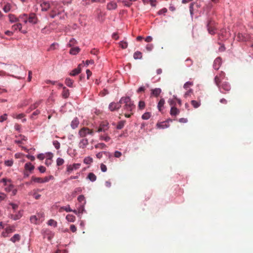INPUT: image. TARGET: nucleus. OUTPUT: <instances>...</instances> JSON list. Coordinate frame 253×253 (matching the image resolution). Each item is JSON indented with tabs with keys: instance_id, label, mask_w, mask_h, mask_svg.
Segmentation results:
<instances>
[{
	"instance_id": "f257e3e1",
	"label": "nucleus",
	"mask_w": 253,
	"mask_h": 253,
	"mask_svg": "<svg viewBox=\"0 0 253 253\" xmlns=\"http://www.w3.org/2000/svg\"><path fill=\"white\" fill-rule=\"evenodd\" d=\"M120 103L124 104L123 106L122 112L121 115L124 114L126 118H130L133 115V111L135 109V106L133 101L128 96L122 97L120 100Z\"/></svg>"
},
{
	"instance_id": "f03ea898",
	"label": "nucleus",
	"mask_w": 253,
	"mask_h": 253,
	"mask_svg": "<svg viewBox=\"0 0 253 253\" xmlns=\"http://www.w3.org/2000/svg\"><path fill=\"white\" fill-rule=\"evenodd\" d=\"M44 221V213L42 211H40L36 214L30 217V221L31 223L39 225Z\"/></svg>"
},
{
	"instance_id": "7ed1b4c3",
	"label": "nucleus",
	"mask_w": 253,
	"mask_h": 253,
	"mask_svg": "<svg viewBox=\"0 0 253 253\" xmlns=\"http://www.w3.org/2000/svg\"><path fill=\"white\" fill-rule=\"evenodd\" d=\"M215 25L216 23L214 21L211 19L208 20L207 24V27L209 34L211 35L215 34L216 30Z\"/></svg>"
},
{
	"instance_id": "20e7f679",
	"label": "nucleus",
	"mask_w": 253,
	"mask_h": 253,
	"mask_svg": "<svg viewBox=\"0 0 253 253\" xmlns=\"http://www.w3.org/2000/svg\"><path fill=\"white\" fill-rule=\"evenodd\" d=\"M237 40L239 42H247L252 40V37L248 33H238L237 36Z\"/></svg>"
},
{
	"instance_id": "39448f33",
	"label": "nucleus",
	"mask_w": 253,
	"mask_h": 253,
	"mask_svg": "<svg viewBox=\"0 0 253 253\" xmlns=\"http://www.w3.org/2000/svg\"><path fill=\"white\" fill-rule=\"evenodd\" d=\"M94 133V131L92 129H90L88 127H83L79 131V135L81 137H84L87 134H90L93 135Z\"/></svg>"
},
{
	"instance_id": "423d86ee",
	"label": "nucleus",
	"mask_w": 253,
	"mask_h": 253,
	"mask_svg": "<svg viewBox=\"0 0 253 253\" xmlns=\"http://www.w3.org/2000/svg\"><path fill=\"white\" fill-rule=\"evenodd\" d=\"M109 128V124L107 121H102L98 127L97 132H105Z\"/></svg>"
},
{
	"instance_id": "0eeeda50",
	"label": "nucleus",
	"mask_w": 253,
	"mask_h": 253,
	"mask_svg": "<svg viewBox=\"0 0 253 253\" xmlns=\"http://www.w3.org/2000/svg\"><path fill=\"white\" fill-rule=\"evenodd\" d=\"M219 88L220 92L223 93H225V92H224L222 90V89L224 91L228 92L231 89V86L229 83L227 82H224L222 83L221 84H219V86H218Z\"/></svg>"
},
{
	"instance_id": "6e6552de",
	"label": "nucleus",
	"mask_w": 253,
	"mask_h": 253,
	"mask_svg": "<svg viewBox=\"0 0 253 253\" xmlns=\"http://www.w3.org/2000/svg\"><path fill=\"white\" fill-rule=\"evenodd\" d=\"M53 178V177L52 175H50L49 176L45 177V178H39V177L37 178V177H33L32 179H33V181L35 182H38L39 183H43V182H47L49 180L52 179Z\"/></svg>"
},
{
	"instance_id": "1a4fd4ad",
	"label": "nucleus",
	"mask_w": 253,
	"mask_h": 253,
	"mask_svg": "<svg viewBox=\"0 0 253 253\" xmlns=\"http://www.w3.org/2000/svg\"><path fill=\"white\" fill-rule=\"evenodd\" d=\"M121 107V103H120V101L118 102H111L109 105V109L111 111H114L118 110Z\"/></svg>"
},
{
	"instance_id": "9d476101",
	"label": "nucleus",
	"mask_w": 253,
	"mask_h": 253,
	"mask_svg": "<svg viewBox=\"0 0 253 253\" xmlns=\"http://www.w3.org/2000/svg\"><path fill=\"white\" fill-rule=\"evenodd\" d=\"M225 74L223 71H221L218 75H216L214 79V83L217 86H219L221 80L225 78Z\"/></svg>"
},
{
	"instance_id": "9b49d317",
	"label": "nucleus",
	"mask_w": 253,
	"mask_h": 253,
	"mask_svg": "<svg viewBox=\"0 0 253 253\" xmlns=\"http://www.w3.org/2000/svg\"><path fill=\"white\" fill-rule=\"evenodd\" d=\"M62 8V6L60 2L58 1H52L51 2V8L56 11H61L60 9Z\"/></svg>"
},
{
	"instance_id": "f8f14e48",
	"label": "nucleus",
	"mask_w": 253,
	"mask_h": 253,
	"mask_svg": "<svg viewBox=\"0 0 253 253\" xmlns=\"http://www.w3.org/2000/svg\"><path fill=\"white\" fill-rule=\"evenodd\" d=\"M28 22L32 24H37L38 22V19L36 15L34 13H30L28 18Z\"/></svg>"
},
{
	"instance_id": "ddd939ff",
	"label": "nucleus",
	"mask_w": 253,
	"mask_h": 253,
	"mask_svg": "<svg viewBox=\"0 0 253 253\" xmlns=\"http://www.w3.org/2000/svg\"><path fill=\"white\" fill-rule=\"evenodd\" d=\"M221 62H222V60L220 57L216 58L214 60V62H213V67L214 69L216 70H218L221 65Z\"/></svg>"
},
{
	"instance_id": "4468645a",
	"label": "nucleus",
	"mask_w": 253,
	"mask_h": 253,
	"mask_svg": "<svg viewBox=\"0 0 253 253\" xmlns=\"http://www.w3.org/2000/svg\"><path fill=\"white\" fill-rule=\"evenodd\" d=\"M1 182H3L4 185L8 186L7 188H5L6 191H10V190H11L12 184L10 183V180L9 179H7L6 178H3L2 179V180H1Z\"/></svg>"
},
{
	"instance_id": "2eb2a0df",
	"label": "nucleus",
	"mask_w": 253,
	"mask_h": 253,
	"mask_svg": "<svg viewBox=\"0 0 253 253\" xmlns=\"http://www.w3.org/2000/svg\"><path fill=\"white\" fill-rule=\"evenodd\" d=\"M42 11H46L51 8V3L48 1H44L41 4Z\"/></svg>"
},
{
	"instance_id": "dca6fc26",
	"label": "nucleus",
	"mask_w": 253,
	"mask_h": 253,
	"mask_svg": "<svg viewBox=\"0 0 253 253\" xmlns=\"http://www.w3.org/2000/svg\"><path fill=\"white\" fill-rule=\"evenodd\" d=\"M200 1L197 0L195 2L191 3L189 6L190 12L191 15L193 14L194 7L196 6L197 8H198L200 6Z\"/></svg>"
},
{
	"instance_id": "f3484780",
	"label": "nucleus",
	"mask_w": 253,
	"mask_h": 253,
	"mask_svg": "<svg viewBox=\"0 0 253 253\" xmlns=\"http://www.w3.org/2000/svg\"><path fill=\"white\" fill-rule=\"evenodd\" d=\"M88 144V141L86 138H83L79 142V146L80 148L84 149Z\"/></svg>"
},
{
	"instance_id": "a211bd4d",
	"label": "nucleus",
	"mask_w": 253,
	"mask_h": 253,
	"mask_svg": "<svg viewBox=\"0 0 253 253\" xmlns=\"http://www.w3.org/2000/svg\"><path fill=\"white\" fill-rule=\"evenodd\" d=\"M62 97L63 98L66 99L68 98L70 95V92L68 88L66 87H63V91L61 94Z\"/></svg>"
},
{
	"instance_id": "6ab92c4d",
	"label": "nucleus",
	"mask_w": 253,
	"mask_h": 253,
	"mask_svg": "<svg viewBox=\"0 0 253 253\" xmlns=\"http://www.w3.org/2000/svg\"><path fill=\"white\" fill-rule=\"evenodd\" d=\"M79 120L78 118H75L71 123V126L73 129L77 128L79 125Z\"/></svg>"
},
{
	"instance_id": "aec40b11",
	"label": "nucleus",
	"mask_w": 253,
	"mask_h": 253,
	"mask_svg": "<svg viewBox=\"0 0 253 253\" xmlns=\"http://www.w3.org/2000/svg\"><path fill=\"white\" fill-rule=\"evenodd\" d=\"M151 95H153L155 97H158L162 92V90L160 88H156L155 89H151Z\"/></svg>"
},
{
	"instance_id": "412c9836",
	"label": "nucleus",
	"mask_w": 253,
	"mask_h": 253,
	"mask_svg": "<svg viewBox=\"0 0 253 253\" xmlns=\"http://www.w3.org/2000/svg\"><path fill=\"white\" fill-rule=\"evenodd\" d=\"M22 216V212H21V211H19L18 212V213H17L16 214H13V213L11 214V215H10V217H11V219H12L14 220H16L20 219Z\"/></svg>"
},
{
	"instance_id": "4be33fe9",
	"label": "nucleus",
	"mask_w": 253,
	"mask_h": 253,
	"mask_svg": "<svg viewBox=\"0 0 253 253\" xmlns=\"http://www.w3.org/2000/svg\"><path fill=\"white\" fill-rule=\"evenodd\" d=\"M117 7V4L116 2L111 1L108 3L107 5V8L109 10H114L116 9Z\"/></svg>"
},
{
	"instance_id": "5701e85b",
	"label": "nucleus",
	"mask_w": 253,
	"mask_h": 253,
	"mask_svg": "<svg viewBox=\"0 0 253 253\" xmlns=\"http://www.w3.org/2000/svg\"><path fill=\"white\" fill-rule=\"evenodd\" d=\"M25 170L29 172H32V170L34 169V166L31 163H26L25 165Z\"/></svg>"
},
{
	"instance_id": "b1692460",
	"label": "nucleus",
	"mask_w": 253,
	"mask_h": 253,
	"mask_svg": "<svg viewBox=\"0 0 253 253\" xmlns=\"http://www.w3.org/2000/svg\"><path fill=\"white\" fill-rule=\"evenodd\" d=\"M180 112V111L179 109H178L177 108H176L175 107H172L170 109V114L171 115V116H176L177 115H178Z\"/></svg>"
},
{
	"instance_id": "393cba45",
	"label": "nucleus",
	"mask_w": 253,
	"mask_h": 253,
	"mask_svg": "<svg viewBox=\"0 0 253 253\" xmlns=\"http://www.w3.org/2000/svg\"><path fill=\"white\" fill-rule=\"evenodd\" d=\"M8 17H9V21L11 23L17 22L19 21V17L18 18L16 17L15 16V15L13 14H9Z\"/></svg>"
},
{
	"instance_id": "a878e982",
	"label": "nucleus",
	"mask_w": 253,
	"mask_h": 253,
	"mask_svg": "<svg viewBox=\"0 0 253 253\" xmlns=\"http://www.w3.org/2000/svg\"><path fill=\"white\" fill-rule=\"evenodd\" d=\"M8 210L12 209L13 212H14L18 208V205L16 204H13L12 203H10L9 204V207H8Z\"/></svg>"
},
{
	"instance_id": "bb28decb",
	"label": "nucleus",
	"mask_w": 253,
	"mask_h": 253,
	"mask_svg": "<svg viewBox=\"0 0 253 253\" xmlns=\"http://www.w3.org/2000/svg\"><path fill=\"white\" fill-rule=\"evenodd\" d=\"M80 65H79L77 68H76L74 69L70 74L71 76H75L78 74H79L81 71V68H80Z\"/></svg>"
},
{
	"instance_id": "cd10ccee",
	"label": "nucleus",
	"mask_w": 253,
	"mask_h": 253,
	"mask_svg": "<svg viewBox=\"0 0 253 253\" xmlns=\"http://www.w3.org/2000/svg\"><path fill=\"white\" fill-rule=\"evenodd\" d=\"M20 240V236L18 234H15L10 239V241L13 243L18 242Z\"/></svg>"
},
{
	"instance_id": "c85d7f7f",
	"label": "nucleus",
	"mask_w": 253,
	"mask_h": 253,
	"mask_svg": "<svg viewBox=\"0 0 253 253\" xmlns=\"http://www.w3.org/2000/svg\"><path fill=\"white\" fill-rule=\"evenodd\" d=\"M61 209L64 210V211H66L67 212H73L75 213H76V214H78V212L76 210L72 211V210L71 209V208H70V207L69 206H67V207H62ZM79 212H82V211H78V213H79Z\"/></svg>"
},
{
	"instance_id": "c756f323",
	"label": "nucleus",
	"mask_w": 253,
	"mask_h": 253,
	"mask_svg": "<svg viewBox=\"0 0 253 253\" xmlns=\"http://www.w3.org/2000/svg\"><path fill=\"white\" fill-rule=\"evenodd\" d=\"M28 15L26 14H23L20 15L19 16V20L21 19L25 24H26L28 22Z\"/></svg>"
},
{
	"instance_id": "7c9ffc66",
	"label": "nucleus",
	"mask_w": 253,
	"mask_h": 253,
	"mask_svg": "<svg viewBox=\"0 0 253 253\" xmlns=\"http://www.w3.org/2000/svg\"><path fill=\"white\" fill-rule=\"evenodd\" d=\"M157 126L159 128H165L169 127V125H168V123L166 122H162L160 123H158L157 125Z\"/></svg>"
},
{
	"instance_id": "2f4dec72",
	"label": "nucleus",
	"mask_w": 253,
	"mask_h": 253,
	"mask_svg": "<svg viewBox=\"0 0 253 253\" xmlns=\"http://www.w3.org/2000/svg\"><path fill=\"white\" fill-rule=\"evenodd\" d=\"M22 28V24L20 23H17V24H14L12 26V29L14 30V31H16L17 30L21 31Z\"/></svg>"
},
{
	"instance_id": "473e14b6",
	"label": "nucleus",
	"mask_w": 253,
	"mask_h": 253,
	"mask_svg": "<svg viewBox=\"0 0 253 253\" xmlns=\"http://www.w3.org/2000/svg\"><path fill=\"white\" fill-rule=\"evenodd\" d=\"M61 14V11H56L54 10H51L49 15L52 18H54L56 15H58Z\"/></svg>"
},
{
	"instance_id": "72a5a7b5",
	"label": "nucleus",
	"mask_w": 253,
	"mask_h": 253,
	"mask_svg": "<svg viewBox=\"0 0 253 253\" xmlns=\"http://www.w3.org/2000/svg\"><path fill=\"white\" fill-rule=\"evenodd\" d=\"M66 219L70 222H74L76 220V216L72 214H68L66 216Z\"/></svg>"
},
{
	"instance_id": "f704fd0d",
	"label": "nucleus",
	"mask_w": 253,
	"mask_h": 253,
	"mask_svg": "<svg viewBox=\"0 0 253 253\" xmlns=\"http://www.w3.org/2000/svg\"><path fill=\"white\" fill-rule=\"evenodd\" d=\"M80 49L78 47H73L70 49V53L73 55H76L79 52Z\"/></svg>"
},
{
	"instance_id": "c9c22d12",
	"label": "nucleus",
	"mask_w": 253,
	"mask_h": 253,
	"mask_svg": "<svg viewBox=\"0 0 253 253\" xmlns=\"http://www.w3.org/2000/svg\"><path fill=\"white\" fill-rule=\"evenodd\" d=\"M94 147L96 149H104L107 148V146L103 143H100L96 144Z\"/></svg>"
},
{
	"instance_id": "e433bc0d",
	"label": "nucleus",
	"mask_w": 253,
	"mask_h": 253,
	"mask_svg": "<svg viewBox=\"0 0 253 253\" xmlns=\"http://www.w3.org/2000/svg\"><path fill=\"white\" fill-rule=\"evenodd\" d=\"M165 101L164 98H162L160 100L158 104V108L160 111H161L162 108L163 107L164 104H165Z\"/></svg>"
},
{
	"instance_id": "4c0bfd02",
	"label": "nucleus",
	"mask_w": 253,
	"mask_h": 253,
	"mask_svg": "<svg viewBox=\"0 0 253 253\" xmlns=\"http://www.w3.org/2000/svg\"><path fill=\"white\" fill-rule=\"evenodd\" d=\"M133 58L135 59H141L142 58V53L140 51H136L133 54Z\"/></svg>"
},
{
	"instance_id": "58836bf2",
	"label": "nucleus",
	"mask_w": 253,
	"mask_h": 253,
	"mask_svg": "<svg viewBox=\"0 0 253 253\" xmlns=\"http://www.w3.org/2000/svg\"><path fill=\"white\" fill-rule=\"evenodd\" d=\"M126 123V121H120L117 126H116V128L117 129H121L122 128H123L125 125Z\"/></svg>"
},
{
	"instance_id": "ea45409f",
	"label": "nucleus",
	"mask_w": 253,
	"mask_h": 253,
	"mask_svg": "<svg viewBox=\"0 0 253 253\" xmlns=\"http://www.w3.org/2000/svg\"><path fill=\"white\" fill-rule=\"evenodd\" d=\"M191 103L195 108H198L201 105L200 101L192 100Z\"/></svg>"
},
{
	"instance_id": "a19ab883",
	"label": "nucleus",
	"mask_w": 253,
	"mask_h": 253,
	"mask_svg": "<svg viewBox=\"0 0 253 253\" xmlns=\"http://www.w3.org/2000/svg\"><path fill=\"white\" fill-rule=\"evenodd\" d=\"M74 81L70 78H67L65 80V84L69 87H72Z\"/></svg>"
},
{
	"instance_id": "79ce46f5",
	"label": "nucleus",
	"mask_w": 253,
	"mask_h": 253,
	"mask_svg": "<svg viewBox=\"0 0 253 253\" xmlns=\"http://www.w3.org/2000/svg\"><path fill=\"white\" fill-rule=\"evenodd\" d=\"M11 9V4L9 3H6L3 8V11L5 13L8 12Z\"/></svg>"
},
{
	"instance_id": "37998d69",
	"label": "nucleus",
	"mask_w": 253,
	"mask_h": 253,
	"mask_svg": "<svg viewBox=\"0 0 253 253\" xmlns=\"http://www.w3.org/2000/svg\"><path fill=\"white\" fill-rule=\"evenodd\" d=\"M100 139L104 140L106 142H108L111 139V138L108 134L105 135H101L100 136Z\"/></svg>"
},
{
	"instance_id": "c03bdc74",
	"label": "nucleus",
	"mask_w": 253,
	"mask_h": 253,
	"mask_svg": "<svg viewBox=\"0 0 253 253\" xmlns=\"http://www.w3.org/2000/svg\"><path fill=\"white\" fill-rule=\"evenodd\" d=\"M103 154H105L106 156H107L108 155H109V156L111 155L109 152L104 151L98 153L97 154H96V156L97 158L100 159L102 157Z\"/></svg>"
},
{
	"instance_id": "a18cd8bd",
	"label": "nucleus",
	"mask_w": 253,
	"mask_h": 253,
	"mask_svg": "<svg viewBox=\"0 0 253 253\" xmlns=\"http://www.w3.org/2000/svg\"><path fill=\"white\" fill-rule=\"evenodd\" d=\"M84 162L86 164H90L93 162V159L91 157H87L84 159Z\"/></svg>"
},
{
	"instance_id": "49530a36",
	"label": "nucleus",
	"mask_w": 253,
	"mask_h": 253,
	"mask_svg": "<svg viewBox=\"0 0 253 253\" xmlns=\"http://www.w3.org/2000/svg\"><path fill=\"white\" fill-rule=\"evenodd\" d=\"M12 116L13 118H16L17 119H21L25 116V114L23 113H21L19 114H13Z\"/></svg>"
},
{
	"instance_id": "de8ad7c7",
	"label": "nucleus",
	"mask_w": 253,
	"mask_h": 253,
	"mask_svg": "<svg viewBox=\"0 0 253 253\" xmlns=\"http://www.w3.org/2000/svg\"><path fill=\"white\" fill-rule=\"evenodd\" d=\"M47 224H48L49 226H53L54 227L57 226V222L53 219L49 220L48 222H47Z\"/></svg>"
},
{
	"instance_id": "09e8293b",
	"label": "nucleus",
	"mask_w": 253,
	"mask_h": 253,
	"mask_svg": "<svg viewBox=\"0 0 253 253\" xmlns=\"http://www.w3.org/2000/svg\"><path fill=\"white\" fill-rule=\"evenodd\" d=\"M119 45L123 49H126L127 47V43L125 41H121L119 42Z\"/></svg>"
},
{
	"instance_id": "8fccbe9b",
	"label": "nucleus",
	"mask_w": 253,
	"mask_h": 253,
	"mask_svg": "<svg viewBox=\"0 0 253 253\" xmlns=\"http://www.w3.org/2000/svg\"><path fill=\"white\" fill-rule=\"evenodd\" d=\"M151 117V114L149 112H146L142 116V119L143 120H148Z\"/></svg>"
},
{
	"instance_id": "3c124183",
	"label": "nucleus",
	"mask_w": 253,
	"mask_h": 253,
	"mask_svg": "<svg viewBox=\"0 0 253 253\" xmlns=\"http://www.w3.org/2000/svg\"><path fill=\"white\" fill-rule=\"evenodd\" d=\"M33 196L35 199L39 200L41 197V195L39 194L36 191H33Z\"/></svg>"
},
{
	"instance_id": "603ef678",
	"label": "nucleus",
	"mask_w": 253,
	"mask_h": 253,
	"mask_svg": "<svg viewBox=\"0 0 253 253\" xmlns=\"http://www.w3.org/2000/svg\"><path fill=\"white\" fill-rule=\"evenodd\" d=\"M49 158L46 159V160H45V164L47 166L48 165H50L51 163V158L52 157V155H50V154H49Z\"/></svg>"
},
{
	"instance_id": "864d4df0",
	"label": "nucleus",
	"mask_w": 253,
	"mask_h": 253,
	"mask_svg": "<svg viewBox=\"0 0 253 253\" xmlns=\"http://www.w3.org/2000/svg\"><path fill=\"white\" fill-rule=\"evenodd\" d=\"M123 3L127 7H130L132 5V2L129 0H123Z\"/></svg>"
},
{
	"instance_id": "5fc2aeb1",
	"label": "nucleus",
	"mask_w": 253,
	"mask_h": 253,
	"mask_svg": "<svg viewBox=\"0 0 253 253\" xmlns=\"http://www.w3.org/2000/svg\"><path fill=\"white\" fill-rule=\"evenodd\" d=\"M193 84L192 82H186L184 84V86H183V87L187 89H188L190 86L193 85Z\"/></svg>"
},
{
	"instance_id": "6e6d98bb",
	"label": "nucleus",
	"mask_w": 253,
	"mask_h": 253,
	"mask_svg": "<svg viewBox=\"0 0 253 253\" xmlns=\"http://www.w3.org/2000/svg\"><path fill=\"white\" fill-rule=\"evenodd\" d=\"M13 161L12 159L5 161L4 162L5 165L8 167L11 166L13 165Z\"/></svg>"
},
{
	"instance_id": "4d7b16f0",
	"label": "nucleus",
	"mask_w": 253,
	"mask_h": 253,
	"mask_svg": "<svg viewBox=\"0 0 253 253\" xmlns=\"http://www.w3.org/2000/svg\"><path fill=\"white\" fill-rule=\"evenodd\" d=\"M53 145H54V146L55 147V148L56 149H59L60 148V144L57 140L54 141L53 142Z\"/></svg>"
},
{
	"instance_id": "13d9d810",
	"label": "nucleus",
	"mask_w": 253,
	"mask_h": 253,
	"mask_svg": "<svg viewBox=\"0 0 253 253\" xmlns=\"http://www.w3.org/2000/svg\"><path fill=\"white\" fill-rule=\"evenodd\" d=\"M145 103L143 101H140L138 104V107L140 109H143L145 108Z\"/></svg>"
},
{
	"instance_id": "bf43d9fd",
	"label": "nucleus",
	"mask_w": 253,
	"mask_h": 253,
	"mask_svg": "<svg viewBox=\"0 0 253 253\" xmlns=\"http://www.w3.org/2000/svg\"><path fill=\"white\" fill-rule=\"evenodd\" d=\"M64 162V160L60 158H58L56 161L57 165L59 166L63 165Z\"/></svg>"
},
{
	"instance_id": "052dcab7",
	"label": "nucleus",
	"mask_w": 253,
	"mask_h": 253,
	"mask_svg": "<svg viewBox=\"0 0 253 253\" xmlns=\"http://www.w3.org/2000/svg\"><path fill=\"white\" fill-rule=\"evenodd\" d=\"M87 178L89 179V180L93 182L96 180V175H88L87 176Z\"/></svg>"
},
{
	"instance_id": "680f3d73",
	"label": "nucleus",
	"mask_w": 253,
	"mask_h": 253,
	"mask_svg": "<svg viewBox=\"0 0 253 253\" xmlns=\"http://www.w3.org/2000/svg\"><path fill=\"white\" fill-rule=\"evenodd\" d=\"M7 115L6 114H4L0 116V122H3V121H6L7 119Z\"/></svg>"
},
{
	"instance_id": "e2e57ef3",
	"label": "nucleus",
	"mask_w": 253,
	"mask_h": 253,
	"mask_svg": "<svg viewBox=\"0 0 253 253\" xmlns=\"http://www.w3.org/2000/svg\"><path fill=\"white\" fill-rule=\"evenodd\" d=\"M84 199H85L84 196L82 195H80L78 197V202H79L80 203H82L83 202H84Z\"/></svg>"
},
{
	"instance_id": "0e129e2a",
	"label": "nucleus",
	"mask_w": 253,
	"mask_h": 253,
	"mask_svg": "<svg viewBox=\"0 0 253 253\" xmlns=\"http://www.w3.org/2000/svg\"><path fill=\"white\" fill-rule=\"evenodd\" d=\"M40 113V111L39 110H36L35 112L33 113L32 114L31 118L34 119V116L38 115Z\"/></svg>"
},
{
	"instance_id": "69168bd1",
	"label": "nucleus",
	"mask_w": 253,
	"mask_h": 253,
	"mask_svg": "<svg viewBox=\"0 0 253 253\" xmlns=\"http://www.w3.org/2000/svg\"><path fill=\"white\" fill-rule=\"evenodd\" d=\"M91 0H83L82 3L84 5L90 4L91 3Z\"/></svg>"
},
{
	"instance_id": "338daca9",
	"label": "nucleus",
	"mask_w": 253,
	"mask_h": 253,
	"mask_svg": "<svg viewBox=\"0 0 253 253\" xmlns=\"http://www.w3.org/2000/svg\"><path fill=\"white\" fill-rule=\"evenodd\" d=\"M153 45L152 44H148L146 45V48L148 51H150L152 50Z\"/></svg>"
},
{
	"instance_id": "774afa93",
	"label": "nucleus",
	"mask_w": 253,
	"mask_h": 253,
	"mask_svg": "<svg viewBox=\"0 0 253 253\" xmlns=\"http://www.w3.org/2000/svg\"><path fill=\"white\" fill-rule=\"evenodd\" d=\"M167 12V9L166 8H162V9H161L159 11L158 14H160H160H165Z\"/></svg>"
}]
</instances>
